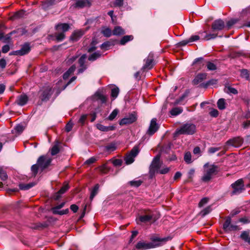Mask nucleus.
<instances>
[{
	"label": "nucleus",
	"mask_w": 250,
	"mask_h": 250,
	"mask_svg": "<svg viewBox=\"0 0 250 250\" xmlns=\"http://www.w3.org/2000/svg\"><path fill=\"white\" fill-rule=\"evenodd\" d=\"M200 37L198 35H193L191 36L189 39V42H193L199 40Z\"/></svg>",
	"instance_id": "obj_58"
},
{
	"label": "nucleus",
	"mask_w": 250,
	"mask_h": 250,
	"mask_svg": "<svg viewBox=\"0 0 250 250\" xmlns=\"http://www.w3.org/2000/svg\"><path fill=\"white\" fill-rule=\"evenodd\" d=\"M133 37L132 35H126L123 37L120 41V43L122 45L125 44L127 42L132 40Z\"/></svg>",
	"instance_id": "obj_32"
},
{
	"label": "nucleus",
	"mask_w": 250,
	"mask_h": 250,
	"mask_svg": "<svg viewBox=\"0 0 250 250\" xmlns=\"http://www.w3.org/2000/svg\"><path fill=\"white\" fill-rule=\"evenodd\" d=\"M76 2L74 7L76 8H82L87 6L90 5V3L88 0H75Z\"/></svg>",
	"instance_id": "obj_18"
},
{
	"label": "nucleus",
	"mask_w": 250,
	"mask_h": 250,
	"mask_svg": "<svg viewBox=\"0 0 250 250\" xmlns=\"http://www.w3.org/2000/svg\"><path fill=\"white\" fill-rule=\"evenodd\" d=\"M58 32H62L64 33L68 30L69 25L67 23H60L56 26Z\"/></svg>",
	"instance_id": "obj_23"
},
{
	"label": "nucleus",
	"mask_w": 250,
	"mask_h": 250,
	"mask_svg": "<svg viewBox=\"0 0 250 250\" xmlns=\"http://www.w3.org/2000/svg\"><path fill=\"white\" fill-rule=\"evenodd\" d=\"M143 183V181L141 180H134L133 181H130L129 182V185L131 187H138L141 186V184Z\"/></svg>",
	"instance_id": "obj_36"
},
{
	"label": "nucleus",
	"mask_w": 250,
	"mask_h": 250,
	"mask_svg": "<svg viewBox=\"0 0 250 250\" xmlns=\"http://www.w3.org/2000/svg\"><path fill=\"white\" fill-rule=\"evenodd\" d=\"M95 96L97 98V99L101 100L102 103H104L106 102V97L101 93L96 92L95 94Z\"/></svg>",
	"instance_id": "obj_38"
},
{
	"label": "nucleus",
	"mask_w": 250,
	"mask_h": 250,
	"mask_svg": "<svg viewBox=\"0 0 250 250\" xmlns=\"http://www.w3.org/2000/svg\"><path fill=\"white\" fill-rule=\"evenodd\" d=\"M67 188H60V189L57 192L55 193L51 197L54 200H59L62 197V195L64 194Z\"/></svg>",
	"instance_id": "obj_24"
},
{
	"label": "nucleus",
	"mask_w": 250,
	"mask_h": 250,
	"mask_svg": "<svg viewBox=\"0 0 250 250\" xmlns=\"http://www.w3.org/2000/svg\"><path fill=\"white\" fill-rule=\"evenodd\" d=\"M245 188H233V191L230 193V195H238L242 192Z\"/></svg>",
	"instance_id": "obj_49"
},
{
	"label": "nucleus",
	"mask_w": 250,
	"mask_h": 250,
	"mask_svg": "<svg viewBox=\"0 0 250 250\" xmlns=\"http://www.w3.org/2000/svg\"><path fill=\"white\" fill-rule=\"evenodd\" d=\"M52 161V158L49 156L42 155L40 156L37 161L36 164L33 165L31 167V171L34 176H35L38 173V170L42 171L47 168L50 164Z\"/></svg>",
	"instance_id": "obj_2"
},
{
	"label": "nucleus",
	"mask_w": 250,
	"mask_h": 250,
	"mask_svg": "<svg viewBox=\"0 0 250 250\" xmlns=\"http://www.w3.org/2000/svg\"><path fill=\"white\" fill-rule=\"evenodd\" d=\"M209 201V198L208 197H204L202 198L199 203L198 206L201 208L206 205Z\"/></svg>",
	"instance_id": "obj_50"
},
{
	"label": "nucleus",
	"mask_w": 250,
	"mask_h": 250,
	"mask_svg": "<svg viewBox=\"0 0 250 250\" xmlns=\"http://www.w3.org/2000/svg\"><path fill=\"white\" fill-rule=\"evenodd\" d=\"M118 110L116 109H114L109 115V116L108 117V119L110 121H112L117 116V114H118Z\"/></svg>",
	"instance_id": "obj_46"
},
{
	"label": "nucleus",
	"mask_w": 250,
	"mask_h": 250,
	"mask_svg": "<svg viewBox=\"0 0 250 250\" xmlns=\"http://www.w3.org/2000/svg\"><path fill=\"white\" fill-rule=\"evenodd\" d=\"M238 222H241L244 224H248L250 223V217H244L240 218L238 220Z\"/></svg>",
	"instance_id": "obj_53"
},
{
	"label": "nucleus",
	"mask_w": 250,
	"mask_h": 250,
	"mask_svg": "<svg viewBox=\"0 0 250 250\" xmlns=\"http://www.w3.org/2000/svg\"><path fill=\"white\" fill-rule=\"evenodd\" d=\"M220 149V147H211L208 148V152L210 154H213L216 152V151L219 150Z\"/></svg>",
	"instance_id": "obj_59"
},
{
	"label": "nucleus",
	"mask_w": 250,
	"mask_h": 250,
	"mask_svg": "<svg viewBox=\"0 0 250 250\" xmlns=\"http://www.w3.org/2000/svg\"><path fill=\"white\" fill-rule=\"evenodd\" d=\"M106 149L108 151H113L116 148V146L115 144L111 143L106 146Z\"/></svg>",
	"instance_id": "obj_51"
},
{
	"label": "nucleus",
	"mask_w": 250,
	"mask_h": 250,
	"mask_svg": "<svg viewBox=\"0 0 250 250\" xmlns=\"http://www.w3.org/2000/svg\"><path fill=\"white\" fill-rule=\"evenodd\" d=\"M60 151V149L58 145H54L51 149V154L52 155H55L58 153Z\"/></svg>",
	"instance_id": "obj_43"
},
{
	"label": "nucleus",
	"mask_w": 250,
	"mask_h": 250,
	"mask_svg": "<svg viewBox=\"0 0 250 250\" xmlns=\"http://www.w3.org/2000/svg\"><path fill=\"white\" fill-rule=\"evenodd\" d=\"M243 143V140L240 137H236L227 141L228 145H231L235 147H240Z\"/></svg>",
	"instance_id": "obj_12"
},
{
	"label": "nucleus",
	"mask_w": 250,
	"mask_h": 250,
	"mask_svg": "<svg viewBox=\"0 0 250 250\" xmlns=\"http://www.w3.org/2000/svg\"><path fill=\"white\" fill-rule=\"evenodd\" d=\"M152 219V215L151 214H146L140 216L138 218L136 219V221L138 224L139 222H141L144 223H147L150 222Z\"/></svg>",
	"instance_id": "obj_16"
},
{
	"label": "nucleus",
	"mask_w": 250,
	"mask_h": 250,
	"mask_svg": "<svg viewBox=\"0 0 250 250\" xmlns=\"http://www.w3.org/2000/svg\"><path fill=\"white\" fill-rule=\"evenodd\" d=\"M205 33H206V35L203 38L204 40H209L210 39H215L217 37V34L214 33H206V32H204ZM204 32L200 33V34H203Z\"/></svg>",
	"instance_id": "obj_34"
},
{
	"label": "nucleus",
	"mask_w": 250,
	"mask_h": 250,
	"mask_svg": "<svg viewBox=\"0 0 250 250\" xmlns=\"http://www.w3.org/2000/svg\"><path fill=\"white\" fill-rule=\"evenodd\" d=\"M30 50L29 44L28 43L24 44L19 50L15 52V54L19 55H24L27 54Z\"/></svg>",
	"instance_id": "obj_15"
},
{
	"label": "nucleus",
	"mask_w": 250,
	"mask_h": 250,
	"mask_svg": "<svg viewBox=\"0 0 250 250\" xmlns=\"http://www.w3.org/2000/svg\"><path fill=\"white\" fill-rule=\"evenodd\" d=\"M55 0H46L42 2V7L44 9L47 10L49 7L55 4Z\"/></svg>",
	"instance_id": "obj_29"
},
{
	"label": "nucleus",
	"mask_w": 250,
	"mask_h": 250,
	"mask_svg": "<svg viewBox=\"0 0 250 250\" xmlns=\"http://www.w3.org/2000/svg\"><path fill=\"white\" fill-rule=\"evenodd\" d=\"M28 100V98L27 95L24 94H22L17 97L16 102L19 105L23 106L27 103Z\"/></svg>",
	"instance_id": "obj_17"
},
{
	"label": "nucleus",
	"mask_w": 250,
	"mask_h": 250,
	"mask_svg": "<svg viewBox=\"0 0 250 250\" xmlns=\"http://www.w3.org/2000/svg\"><path fill=\"white\" fill-rule=\"evenodd\" d=\"M218 167L215 165H210L205 170L204 174L202 177L201 180L202 182L208 183L217 174L218 171Z\"/></svg>",
	"instance_id": "obj_3"
},
{
	"label": "nucleus",
	"mask_w": 250,
	"mask_h": 250,
	"mask_svg": "<svg viewBox=\"0 0 250 250\" xmlns=\"http://www.w3.org/2000/svg\"><path fill=\"white\" fill-rule=\"evenodd\" d=\"M24 13V12L23 11H18L14 14V18H21L23 16Z\"/></svg>",
	"instance_id": "obj_60"
},
{
	"label": "nucleus",
	"mask_w": 250,
	"mask_h": 250,
	"mask_svg": "<svg viewBox=\"0 0 250 250\" xmlns=\"http://www.w3.org/2000/svg\"><path fill=\"white\" fill-rule=\"evenodd\" d=\"M223 229L225 232H229L239 230L240 228L238 226L231 224V220L229 217H226V220L223 225Z\"/></svg>",
	"instance_id": "obj_6"
},
{
	"label": "nucleus",
	"mask_w": 250,
	"mask_h": 250,
	"mask_svg": "<svg viewBox=\"0 0 250 250\" xmlns=\"http://www.w3.org/2000/svg\"><path fill=\"white\" fill-rule=\"evenodd\" d=\"M99 192V188H92V189L90 191V195L89 197V199L91 202L94 197L98 194Z\"/></svg>",
	"instance_id": "obj_41"
},
{
	"label": "nucleus",
	"mask_w": 250,
	"mask_h": 250,
	"mask_svg": "<svg viewBox=\"0 0 250 250\" xmlns=\"http://www.w3.org/2000/svg\"><path fill=\"white\" fill-rule=\"evenodd\" d=\"M122 162L121 159H115L113 161V164L115 166L119 167L122 165Z\"/></svg>",
	"instance_id": "obj_63"
},
{
	"label": "nucleus",
	"mask_w": 250,
	"mask_h": 250,
	"mask_svg": "<svg viewBox=\"0 0 250 250\" xmlns=\"http://www.w3.org/2000/svg\"><path fill=\"white\" fill-rule=\"evenodd\" d=\"M0 178L2 180H5L7 178L6 172L2 167L0 169Z\"/></svg>",
	"instance_id": "obj_42"
},
{
	"label": "nucleus",
	"mask_w": 250,
	"mask_h": 250,
	"mask_svg": "<svg viewBox=\"0 0 250 250\" xmlns=\"http://www.w3.org/2000/svg\"><path fill=\"white\" fill-rule=\"evenodd\" d=\"M238 20L237 19H231L229 21L227 22V25L228 27V29H229L232 25L234 24L237 22Z\"/></svg>",
	"instance_id": "obj_54"
},
{
	"label": "nucleus",
	"mask_w": 250,
	"mask_h": 250,
	"mask_svg": "<svg viewBox=\"0 0 250 250\" xmlns=\"http://www.w3.org/2000/svg\"><path fill=\"white\" fill-rule=\"evenodd\" d=\"M123 5V0H115L114 2L115 6L121 7Z\"/></svg>",
	"instance_id": "obj_64"
},
{
	"label": "nucleus",
	"mask_w": 250,
	"mask_h": 250,
	"mask_svg": "<svg viewBox=\"0 0 250 250\" xmlns=\"http://www.w3.org/2000/svg\"><path fill=\"white\" fill-rule=\"evenodd\" d=\"M101 54L99 52H96L90 55L88 57V60L94 61L101 56Z\"/></svg>",
	"instance_id": "obj_39"
},
{
	"label": "nucleus",
	"mask_w": 250,
	"mask_h": 250,
	"mask_svg": "<svg viewBox=\"0 0 250 250\" xmlns=\"http://www.w3.org/2000/svg\"><path fill=\"white\" fill-rule=\"evenodd\" d=\"M24 129V126L21 125H18L15 127V130L19 133H21Z\"/></svg>",
	"instance_id": "obj_55"
},
{
	"label": "nucleus",
	"mask_w": 250,
	"mask_h": 250,
	"mask_svg": "<svg viewBox=\"0 0 250 250\" xmlns=\"http://www.w3.org/2000/svg\"><path fill=\"white\" fill-rule=\"evenodd\" d=\"M76 66L73 65L71 66L69 69L64 73L63 75V79L65 80L68 78V77L71 75L75 70Z\"/></svg>",
	"instance_id": "obj_28"
},
{
	"label": "nucleus",
	"mask_w": 250,
	"mask_h": 250,
	"mask_svg": "<svg viewBox=\"0 0 250 250\" xmlns=\"http://www.w3.org/2000/svg\"><path fill=\"white\" fill-rule=\"evenodd\" d=\"M73 127V124L69 121L65 126V130L67 132H69L71 130Z\"/></svg>",
	"instance_id": "obj_61"
},
{
	"label": "nucleus",
	"mask_w": 250,
	"mask_h": 250,
	"mask_svg": "<svg viewBox=\"0 0 250 250\" xmlns=\"http://www.w3.org/2000/svg\"><path fill=\"white\" fill-rule=\"evenodd\" d=\"M241 77L248 80L249 78V74L248 71L247 69H242L241 70Z\"/></svg>",
	"instance_id": "obj_47"
},
{
	"label": "nucleus",
	"mask_w": 250,
	"mask_h": 250,
	"mask_svg": "<svg viewBox=\"0 0 250 250\" xmlns=\"http://www.w3.org/2000/svg\"><path fill=\"white\" fill-rule=\"evenodd\" d=\"M217 106L220 110H223L226 108V102L225 100L223 98H221L218 100L217 102Z\"/></svg>",
	"instance_id": "obj_33"
},
{
	"label": "nucleus",
	"mask_w": 250,
	"mask_h": 250,
	"mask_svg": "<svg viewBox=\"0 0 250 250\" xmlns=\"http://www.w3.org/2000/svg\"><path fill=\"white\" fill-rule=\"evenodd\" d=\"M139 152V146H135L125 158V163L127 165L132 163L134 161V158L138 155Z\"/></svg>",
	"instance_id": "obj_7"
},
{
	"label": "nucleus",
	"mask_w": 250,
	"mask_h": 250,
	"mask_svg": "<svg viewBox=\"0 0 250 250\" xmlns=\"http://www.w3.org/2000/svg\"><path fill=\"white\" fill-rule=\"evenodd\" d=\"M119 92V89L118 87L113 88L111 90V96L114 98V99L117 97L118 94Z\"/></svg>",
	"instance_id": "obj_48"
},
{
	"label": "nucleus",
	"mask_w": 250,
	"mask_h": 250,
	"mask_svg": "<svg viewBox=\"0 0 250 250\" xmlns=\"http://www.w3.org/2000/svg\"><path fill=\"white\" fill-rule=\"evenodd\" d=\"M225 26L224 21L221 19H219L214 21L212 24L211 28L214 31H220L223 30Z\"/></svg>",
	"instance_id": "obj_10"
},
{
	"label": "nucleus",
	"mask_w": 250,
	"mask_h": 250,
	"mask_svg": "<svg viewBox=\"0 0 250 250\" xmlns=\"http://www.w3.org/2000/svg\"><path fill=\"white\" fill-rule=\"evenodd\" d=\"M170 239L169 237L164 238L152 237L150 238L151 242L146 243L144 241H139L135 247L136 249L142 250L155 248L162 246Z\"/></svg>",
	"instance_id": "obj_1"
},
{
	"label": "nucleus",
	"mask_w": 250,
	"mask_h": 250,
	"mask_svg": "<svg viewBox=\"0 0 250 250\" xmlns=\"http://www.w3.org/2000/svg\"><path fill=\"white\" fill-rule=\"evenodd\" d=\"M250 230L243 231L240 236V238L242 239L245 242L248 244L250 243Z\"/></svg>",
	"instance_id": "obj_22"
},
{
	"label": "nucleus",
	"mask_w": 250,
	"mask_h": 250,
	"mask_svg": "<svg viewBox=\"0 0 250 250\" xmlns=\"http://www.w3.org/2000/svg\"><path fill=\"white\" fill-rule=\"evenodd\" d=\"M83 35V32L82 31H77L73 33L70 37V39L73 42L78 41Z\"/></svg>",
	"instance_id": "obj_26"
},
{
	"label": "nucleus",
	"mask_w": 250,
	"mask_h": 250,
	"mask_svg": "<svg viewBox=\"0 0 250 250\" xmlns=\"http://www.w3.org/2000/svg\"><path fill=\"white\" fill-rule=\"evenodd\" d=\"M65 202H63L60 204L53 207L51 208V210L52 211V213L54 214H58L60 215H64V214H67L69 212V209L68 208H66L65 209H63L62 210H59L60 209L62 208L64 206L65 204Z\"/></svg>",
	"instance_id": "obj_8"
},
{
	"label": "nucleus",
	"mask_w": 250,
	"mask_h": 250,
	"mask_svg": "<svg viewBox=\"0 0 250 250\" xmlns=\"http://www.w3.org/2000/svg\"><path fill=\"white\" fill-rule=\"evenodd\" d=\"M55 36L56 37V40L58 41H62L65 38L64 33L62 32H58V33H55Z\"/></svg>",
	"instance_id": "obj_40"
},
{
	"label": "nucleus",
	"mask_w": 250,
	"mask_h": 250,
	"mask_svg": "<svg viewBox=\"0 0 250 250\" xmlns=\"http://www.w3.org/2000/svg\"><path fill=\"white\" fill-rule=\"evenodd\" d=\"M158 128L159 126L156 123V119L153 118L151 121L149 127L147 132L149 135H152L157 131Z\"/></svg>",
	"instance_id": "obj_11"
},
{
	"label": "nucleus",
	"mask_w": 250,
	"mask_h": 250,
	"mask_svg": "<svg viewBox=\"0 0 250 250\" xmlns=\"http://www.w3.org/2000/svg\"><path fill=\"white\" fill-rule=\"evenodd\" d=\"M183 111V109L181 107H175L170 111V113L172 116H176L180 114Z\"/></svg>",
	"instance_id": "obj_37"
},
{
	"label": "nucleus",
	"mask_w": 250,
	"mask_h": 250,
	"mask_svg": "<svg viewBox=\"0 0 250 250\" xmlns=\"http://www.w3.org/2000/svg\"><path fill=\"white\" fill-rule=\"evenodd\" d=\"M51 94V88L50 86L46 87L42 92V101L48 100L49 99Z\"/></svg>",
	"instance_id": "obj_19"
},
{
	"label": "nucleus",
	"mask_w": 250,
	"mask_h": 250,
	"mask_svg": "<svg viewBox=\"0 0 250 250\" xmlns=\"http://www.w3.org/2000/svg\"><path fill=\"white\" fill-rule=\"evenodd\" d=\"M206 73H201L197 75L193 81V83L194 85L198 84L201 83L204 80L206 79Z\"/></svg>",
	"instance_id": "obj_21"
},
{
	"label": "nucleus",
	"mask_w": 250,
	"mask_h": 250,
	"mask_svg": "<svg viewBox=\"0 0 250 250\" xmlns=\"http://www.w3.org/2000/svg\"><path fill=\"white\" fill-rule=\"evenodd\" d=\"M136 120L135 115L131 114L127 117H125L121 120L120 122V125H125L130 124L134 123Z\"/></svg>",
	"instance_id": "obj_14"
},
{
	"label": "nucleus",
	"mask_w": 250,
	"mask_h": 250,
	"mask_svg": "<svg viewBox=\"0 0 250 250\" xmlns=\"http://www.w3.org/2000/svg\"><path fill=\"white\" fill-rule=\"evenodd\" d=\"M102 33L106 37H109L113 34L111 30L108 27H103L102 30Z\"/></svg>",
	"instance_id": "obj_31"
},
{
	"label": "nucleus",
	"mask_w": 250,
	"mask_h": 250,
	"mask_svg": "<svg viewBox=\"0 0 250 250\" xmlns=\"http://www.w3.org/2000/svg\"><path fill=\"white\" fill-rule=\"evenodd\" d=\"M113 35L120 36L125 34V30L121 26H116L113 29Z\"/></svg>",
	"instance_id": "obj_27"
},
{
	"label": "nucleus",
	"mask_w": 250,
	"mask_h": 250,
	"mask_svg": "<svg viewBox=\"0 0 250 250\" xmlns=\"http://www.w3.org/2000/svg\"><path fill=\"white\" fill-rule=\"evenodd\" d=\"M240 212V210L239 209H234L232 210L230 212V214L228 217H229L230 218V220H231L232 217H234L235 215L239 214Z\"/></svg>",
	"instance_id": "obj_57"
},
{
	"label": "nucleus",
	"mask_w": 250,
	"mask_h": 250,
	"mask_svg": "<svg viewBox=\"0 0 250 250\" xmlns=\"http://www.w3.org/2000/svg\"><path fill=\"white\" fill-rule=\"evenodd\" d=\"M244 185V181L242 179H239L231 185V188H243Z\"/></svg>",
	"instance_id": "obj_30"
},
{
	"label": "nucleus",
	"mask_w": 250,
	"mask_h": 250,
	"mask_svg": "<svg viewBox=\"0 0 250 250\" xmlns=\"http://www.w3.org/2000/svg\"><path fill=\"white\" fill-rule=\"evenodd\" d=\"M160 155H157L153 160L149 168V177L152 179L153 178L155 172H158L161 167V164L160 161Z\"/></svg>",
	"instance_id": "obj_5"
},
{
	"label": "nucleus",
	"mask_w": 250,
	"mask_h": 250,
	"mask_svg": "<svg viewBox=\"0 0 250 250\" xmlns=\"http://www.w3.org/2000/svg\"><path fill=\"white\" fill-rule=\"evenodd\" d=\"M86 58V55L84 54L82 55L81 58L79 60V64L80 65V68L78 69V73H83L87 68L86 65H85V61Z\"/></svg>",
	"instance_id": "obj_13"
},
{
	"label": "nucleus",
	"mask_w": 250,
	"mask_h": 250,
	"mask_svg": "<svg viewBox=\"0 0 250 250\" xmlns=\"http://www.w3.org/2000/svg\"><path fill=\"white\" fill-rule=\"evenodd\" d=\"M184 160L188 164H190L191 161V155L189 152H187L185 153L184 156Z\"/></svg>",
	"instance_id": "obj_44"
},
{
	"label": "nucleus",
	"mask_w": 250,
	"mask_h": 250,
	"mask_svg": "<svg viewBox=\"0 0 250 250\" xmlns=\"http://www.w3.org/2000/svg\"><path fill=\"white\" fill-rule=\"evenodd\" d=\"M209 114L212 117H216L218 115V111L217 109H212L210 111Z\"/></svg>",
	"instance_id": "obj_62"
},
{
	"label": "nucleus",
	"mask_w": 250,
	"mask_h": 250,
	"mask_svg": "<svg viewBox=\"0 0 250 250\" xmlns=\"http://www.w3.org/2000/svg\"><path fill=\"white\" fill-rule=\"evenodd\" d=\"M99 170L102 173L106 174L109 171V168L106 164H104L99 167Z\"/></svg>",
	"instance_id": "obj_45"
},
{
	"label": "nucleus",
	"mask_w": 250,
	"mask_h": 250,
	"mask_svg": "<svg viewBox=\"0 0 250 250\" xmlns=\"http://www.w3.org/2000/svg\"><path fill=\"white\" fill-rule=\"evenodd\" d=\"M7 194H11L13 193L18 192L19 188H5Z\"/></svg>",
	"instance_id": "obj_56"
},
{
	"label": "nucleus",
	"mask_w": 250,
	"mask_h": 250,
	"mask_svg": "<svg viewBox=\"0 0 250 250\" xmlns=\"http://www.w3.org/2000/svg\"><path fill=\"white\" fill-rule=\"evenodd\" d=\"M96 127L99 130L104 132L114 130L115 129V126L114 125L104 126L100 124H98L96 125Z\"/></svg>",
	"instance_id": "obj_20"
},
{
	"label": "nucleus",
	"mask_w": 250,
	"mask_h": 250,
	"mask_svg": "<svg viewBox=\"0 0 250 250\" xmlns=\"http://www.w3.org/2000/svg\"><path fill=\"white\" fill-rule=\"evenodd\" d=\"M207 67L209 70H215L217 68L216 65L211 62H208L207 63Z\"/></svg>",
	"instance_id": "obj_52"
},
{
	"label": "nucleus",
	"mask_w": 250,
	"mask_h": 250,
	"mask_svg": "<svg viewBox=\"0 0 250 250\" xmlns=\"http://www.w3.org/2000/svg\"><path fill=\"white\" fill-rule=\"evenodd\" d=\"M211 211V208L210 206H208L207 208L203 209L200 212V215L202 217H205L206 215L208 214Z\"/></svg>",
	"instance_id": "obj_35"
},
{
	"label": "nucleus",
	"mask_w": 250,
	"mask_h": 250,
	"mask_svg": "<svg viewBox=\"0 0 250 250\" xmlns=\"http://www.w3.org/2000/svg\"><path fill=\"white\" fill-rule=\"evenodd\" d=\"M196 131V126L192 124H186L177 128L175 132V135L186 134L192 135Z\"/></svg>",
	"instance_id": "obj_4"
},
{
	"label": "nucleus",
	"mask_w": 250,
	"mask_h": 250,
	"mask_svg": "<svg viewBox=\"0 0 250 250\" xmlns=\"http://www.w3.org/2000/svg\"><path fill=\"white\" fill-rule=\"evenodd\" d=\"M224 91L229 94H232L236 95L238 93V91L235 88L231 87L229 84H226L224 88Z\"/></svg>",
	"instance_id": "obj_25"
},
{
	"label": "nucleus",
	"mask_w": 250,
	"mask_h": 250,
	"mask_svg": "<svg viewBox=\"0 0 250 250\" xmlns=\"http://www.w3.org/2000/svg\"><path fill=\"white\" fill-rule=\"evenodd\" d=\"M145 64L142 68L144 70L151 69L155 64L153 59V55L152 53H150L147 58L145 60Z\"/></svg>",
	"instance_id": "obj_9"
}]
</instances>
